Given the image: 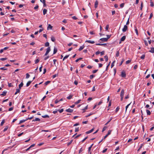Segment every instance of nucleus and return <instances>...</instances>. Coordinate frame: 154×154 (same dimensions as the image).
Here are the masks:
<instances>
[{"mask_svg":"<svg viewBox=\"0 0 154 154\" xmlns=\"http://www.w3.org/2000/svg\"><path fill=\"white\" fill-rule=\"evenodd\" d=\"M51 51V49L50 47H48L46 51V53L45 54V56H46L47 55V54H48V53L49 52Z\"/></svg>","mask_w":154,"mask_h":154,"instance_id":"nucleus-1","label":"nucleus"},{"mask_svg":"<svg viewBox=\"0 0 154 154\" xmlns=\"http://www.w3.org/2000/svg\"><path fill=\"white\" fill-rule=\"evenodd\" d=\"M121 77L122 78H125L126 76V74L125 72L124 71H122L121 72Z\"/></svg>","mask_w":154,"mask_h":154,"instance_id":"nucleus-2","label":"nucleus"},{"mask_svg":"<svg viewBox=\"0 0 154 154\" xmlns=\"http://www.w3.org/2000/svg\"><path fill=\"white\" fill-rule=\"evenodd\" d=\"M128 26L126 25H125L122 29V31L123 32H126Z\"/></svg>","mask_w":154,"mask_h":154,"instance_id":"nucleus-3","label":"nucleus"},{"mask_svg":"<svg viewBox=\"0 0 154 154\" xmlns=\"http://www.w3.org/2000/svg\"><path fill=\"white\" fill-rule=\"evenodd\" d=\"M100 40L103 42H105L107 41L108 39L106 38H100Z\"/></svg>","mask_w":154,"mask_h":154,"instance_id":"nucleus-4","label":"nucleus"},{"mask_svg":"<svg viewBox=\"0 0 154 154\" xmlns=\"http://www.w3.org/2000/svg\"><path fill=\"white\" fill-rule=\"evenodd\" d=\"M66 111L67 112L71 113L73 111V109L69 108L68 109H66Z\"/></svg>","mask_w":154,"mask_h":154,"instance_id":"nucleus-5","label":"nucleus"},{"mask_svg":"<svg viewBox=\"0 0 154 154\" xmlns=\"http://www.w3.org/2000/svg\"><path fill=\"white\" fill-rule=\"evenodd\" d=\"M85 42H88V43L92 44H94L95 43V42L94 41H91L90 40H86V41Z\"/></svg>","mask_w":154,"mask_h":154,"instance_id":"nucleus-6","label":"nucleus"},{"mask_svg":"<svg viewBox=\"0 0 154 154\" xmlns=\"http://www.w3.org/2000/svg\"><path fill=\"white\" fill-rule=\"evenodd\" d=\"M124 91L123 89H122L121 92L120 97H124Z\"/></svg>","mask_w":154,"mask_h":154,"instance_id":"nucleus-7","label":"nucleus"},{"mask_svg":"<svg viewBox=\"0 0 154 154\" xmlns=\"http://www.w3.org/2000/svg\"><path fill=\"white\" fill-rule=\"evenodd\" d=\"M35 146V144H33L32 145H31L27 149H26V151H28L29 150V149L31 148L32 147H33L34 146Z\"/></svg>","mask_w":154,"mask_h":154,"instance_id":"nucleus-8","label":"nucleus"},{"mask_svg":"<svg viewBox=\"0 0 154 154\" xmlns=\"http://www.w3.org/2000/svg\"><path fill=\"white\" fill-rule=\"evenodd\" d=\"M94 130V129L93 128V129H91V130L86 132V133L87 134H90V133H91Z\"/></svg>","mask_w":154,"mask_h":154,"instance_id":"nucleus-9","label":"nucleus"},{"mask_svg":"<svg viewBox=\"0 0 154 154\" xmlns=\"http://www.w3.org/2000/svg\"><path fill=\"white\" fill-rule=\"evenodd\" d=\"M126 38V36L125 35L123 36L121 38V41H124Z\"/></svg>","mask_w":154,"mask_h":154,"instance_id":"nucleus-10","label":"nucleus"},{"mask_svg":"<svg viewBox=\"0 0 154 154\" xmlns=\"http://www.w3.org/2000/svg\"><path fill=\"white\" fill-rule=\"evenodd\" d=\"M98 5V2L97 1H96L95 2L94 4V7L95 8H97Z\"/></svg>","mask_w":154,"mask_h":154,"instance_id":"nucleus-11","label":"nucleus"},{"mask_svg":"<svg viewBox=\"0 0 154 154\" xmlns=\"http://www.w3.org/2000/svg\"><path fill=\"white\" fill-rule=\"evenodd\" d=\"M7 92L6 91H4L1 94V95L5 96L6 95Z\"/></svg>","mask_w":154,"mask_h":154,"instance_id":"nucleus-12","label":"nucleus"},{"mask_svg":"<svg viewBox=\"0 0 154 154\" xmlns=\"http://www.w3.org/2000/svg\"><path fill=\"white\" fill-rule=\"evenodd\" d=\"M57 49L56 48L54 47V49L53 54H55L57 52Z\"/></svg>","mask_w":154,"mask_h":154,"instance_id":"nucleus-13","label":"nucleus"},{"mask_svg":"<svg viewBox=\"0 0 154 154\" xmlns=\"http://www.w3.org/2000/svg\"><path fill=\"white\" fill-rule=\"evenodd\" d=\"M16 91L15 92L14 94H17L18 93H19L20 92V89L17 88L16 90Z\"/></svg>","mask_w":154,"mask_h":154,"instance_id":"nucleus-14","label":"nucleus"},{"mask_svg":"<svg viewBox=\"0 0 154 154\" xmlns=\"http://www.w3.org/2000/svg\"><path fill=\"white\" fill-rule=\"evenodd\" d=\"M150 52L152 53H154V48H151V50L149 51Z\"/></svg>","mask_w":154,"mask_h":154,"instance_id":"nucleus-15","label":"nucleus"},{"mask_svg":"<svg viewBox=\"0 0 154 154\" xmlns=\"http://www.w3.org/2000/svg\"><path fill=\"white\" fill-rule=\"evenodd\" d=\"M32 82V81H29L26 83V86L27 87L29 86Z\"/></svg>","mask_w":154,"mask_h":154,"instance_id":"nucleus-16","label":"nucleus"},{"mask_svg":"<svg viewBox=\"0 0 154 154\" xmlns=\"http://www.w3.org/2000/svg\"><path fill=\"white\" fill-rule=\"evenodd\" d=\"M47 11L46 9H44L43 10V14L44 15L47 13Z\"/></svg>","mask_w":154,"mask_h":154,"instance_id":"nucleus-17","label":"nucleus"},{"mask_svg":"<svg viewBox=\"0 0 154 154\" xmlns=\"http://www.w3.org/2000/svg\"><path fill=\"white\" fill-rule=\"evenodd\" d=\"M84 48V45H82L80 47L79 50V51H81Z\"/></svg>","mask_w":154,"mask_h":154,"instance_id":"nucleus-18","label":"nucleus"},{"mask_svg":"<svg viewBox=\"0 0 154 154\" xmlns=\"http://www.w3.org/2000/svg\"><path fill=\"white\" fill-rule=\"evenodd\" d=\"M23 83L22 82H21L19 85V89H20L23 86Z\"/></svg>","mask_w":154,"mask_h":154,"instance_id":"nucleus-19","label":"nucleus"},{"mask_svg":"<svg viewBox=\"0 0 154 154\" xmlns=\"http://www.w3.org/2000/svg\"><path fill=\"white\" fill-rule=\"evenodd\" d=\"M40 119L38 118H36L35 119H33L32 120V121L35 122L36 121H40Z\"/></svg>","mask_w":154,"mask_h":154,"instance_id":"nucleus-20","label":"nucleus"},{"mask_svg":"<svg viewBox=\"0 0 154 154\" xmlns=\"http://www.w3.org/2000/svg\"><path fill=\"white\" fill-rule=\"evenodd\" d=\"M93 144H92L90 147H88V152H89V151H90L91 149V148L92 146H93Z\"/></svg>","mask_w":154,"mask_h":154,"instance_id":"nucleus-21","label":"nucleus"},{"mask_svg":"<svg viewBox=\"0 0 154 154\" xmlns=\"http://www.w3.org/2000/svg\"><path fill=\"white\" fill-rule=\"evenodd\" d=\"M146 113L147 115H149L151 114V112L150 111L148 110H146Z\"/></svg>","mask_w":154,"mask_h":154,"instance_id":"nucleus-22","label":"nucleus"},{"mask_svg":"<svg viewBox=\"0 0 154 154\" xmlns=\"http://www.w3.org/2000/svg\"><path fill=\"white\" fill-rule=\"evenodd\" d=\"M51 82V81H48L47 82H46L45 83V85H48L49 83H50Z\"/></svg>","mask_w":154,"mask_h":154,"instance_id":"nucleus-23","label":"nucleus"},{"mask_svg":"<svg viewBox=\"0 0 154 154\" xmlns=\"http://www.w3.org/2000/svg\"><path fill=\"white\" fill-rule=\"evenodd\" d=\"M27 120V119H25V120H21L20 122L19 123V124H20L21 123H22L23 122H25Z\"/></svg>","mask_w":154,"mask_h":154,"instance_id":"nucleus-24","label":"nucleus"},{"mask_svg":"<svg viewBox=\"0 0 154 154\" xmlns=\"http://www.w3.org/2000/svg\"><path fill=\"white\" fill-rule=\"evenodd\" d=\"M45 47H48L49 45V43L48 42H47L45 43Z\"/></svg>","mask_w":154,"mask_h":154,"instance_id":"nucleus-25","label":"nucleus"},{"mask_svg":"<svg viewBox=\"0 0 154 154\" xmlns=\"http://www.w3.org/2000/svg\"><path fill=\"white\" fill-rule=\"evenodd\" d=\"M51 40L53 42H54L55 40L54 37L53 36H51Z\"/></svg>","mask_w":154,"mask_h":154,"instance_id":"nucleus-26","label":"nucleus"},{"mask_svg":"<svg viewBox=\"0 0 154 154\" xmlns=\"http://www.w3.org/2000/svg\"><path fill=\"white\" fill-rule=\"evenodd\" d=\"M72 96H73L72 95H69V96L67 97V98L69 100L70 99L72 98Z\"/></svg>","mask_w":154,"mask_h":154,"instance_id":"nucleus-27","label":"nucleus"},{"mask_svg":"<svg viewBox=\"0 0 154 154\" xmlns=\"http://www.w3.org/2000/svg\"><path fill=\"white\" fill-rule=\"evenodd\" d=\"M107 128V126H104L102 130V132H103L104 131H105L106 130V129Z\"/></svg>","mask_w":154,"mask_h":154,"instance_id":"nucleus-28","label":"nucleus"},{"mask_svg":"<svg viewBox=\"0 0 154 154\" xmlns=\"http://www.w3.org/2000/svg\"><path fill=\"white\" fill-rule=\"evenodd\" d=\"M119 51H117L116 54V57H118L119 56Z\"/></svg>","mask_w":154,"mask_h":154,"instance_id":"nucleus-29","label":"nucleus"},{"mask_svg":"<svg viewBox=\"0 0 154 154\" xmlns=\"http://www.w3.org/2000/svg\"><path fill=\"white\" fill-rule=\"evenodd\" d=\"M8 126H5V128L3 130V131L5 132L6 131H7V130L8 129Z\"/></svg>","mask_w":154,"mask_h":154,"instance_id":"nucleus-30","label":"nucleus"},{"mask_svg":"<svg viewBox=\"0 0 154 154\" xmlns=\"http://www.w3.org/2000/svg\"><path fill=\"white\" fill-rule=\"evenodd\" d=\"M42 117L44 118H49V116L48 115H46L44 116H42Z\"/></svg>","mask_w":154,"mask_h":154,"instance_id":"nucleus-31","label":"nucleus"},{"mask_svg":"<svg viewBox=\"0 0 154 154\" xmlns=\"http://www.w3.org/2000/svg\"><path fill=\"white\" fill-rule=\"evenodd\" d=\"M69 55H66V56H65L64 57V58H63V61L65 59L68 58V57H69Z\"/></svg>","mask_w":154,"mask_h":154,"instance_id":"nucleus-32","label":"nucleus"},{"mask_svg":"<svg viewBox=\"0 0 154 154\" xmlns=\"http://www.w3.org/2000/svg\"><path fill=\"white\" fill-rule=\"evenodd\" d=\"M52 27V26L50 24H49L47 28L48 29H51Z\"/></svg>","mask_w":154,"mask_h":154,"instance_id":"nucleus-33","label":"nucleus"},{"mask_svg":"<svg viewBox=\"0 0 154 154\" xmlns=\"http://www.w3.org/2000/svg\"><path fill=\"white\" fill-rule=\"evenodd\" d=\"M135 31L136 33V34L137 35H138V32L137 29L136 27H135Z\"/></svg>","mask_w":154,"mask_h":154,"instance_id":"nucleus-34","label":"nucleus"},{"mask_svg":"<svg viewBox=\"0 0 154 154\" xmlns=\"http://www.w3.org/2000/svg\"><path fill=\"white\" fill-rule=\"evenodd\" d=\"M119 106H117L116 109V110H115V112H118L119 110Z\"/></svg>","mask_w":154,"mask_h":154,"instance_id":"nucleus-35","label":"nucleus"},{"mask_svg":"<svg viewBox=\"0 0 154 154\" xmlns=\"http://www.w3.org/2000/svg\"><path fill=\"white\" fill-rule=\"evenodd\" d=\"M105 52L104 51H101V52H100V56H102L103 55H104V54Z\"/></svg>","mask_w":154,"mask_h":154,"instance_id":"nucleus-36","label":"nucleus"},{"mask_svg":"<svg viewBox=\"0 0 154 154\" xmlns=\"http://www.w3.org/2000/svg\"><path fill=\"white\" fill-rule=\"evenodd\" d=\"M105 59V61L107 62L108 60V57L107 55H106L104 57Z\"/></svg>","mask_w":154,"mask_h":154,"instance_id":"nucleus-37","label":"nucleus"},{"mask_svg":"<svg viewBox=\"0 0 154 154\" xmlns=\"http://www.w3.org/2000/svg\"><path fill=\"white\" fill-rule=\"evenodd\" d=\"M40 2L43 3L44 6V5H45V0H41V1Z\"/></svg>","mask_w":154,"mask_h":154,"instance_id":"nucleus-38","label":"nucleus"},{"mask_svg":"<svg viewBox=\"0 0 154 154\" xmlns=\"http://www.w3.org/2000/svg\"><path fill=\"white\" fill-rule=\"evenodd\" d=\"M145 55L144 54H143L142 56L140 57V58L141 59H144L145 58Z\"/></svg>","mask_w":154,"mask_h":154,"instance_id":"nucleus-39","label":"nucleus"},{"mask_svg":"<svg viewBox=\"0 0 154 154\" xmlns=\"http://www.w3.org/2000/svg\"><path fill=\"white\" fill-rule=\"evenodd\" d=\"M124 59H122V61H121L120 63L119 64V66H121L122 65V64L123 62H124Z\"/></svg>","mask_w":154,"mask_h":154,"instance_id":"nucleus-40","label":"nucleus"},{"mask_svg":"<svg viewBox=\"0 0 154 154\" xmlns=\"http://www.w3.org/2000/svg\"><path fill=\"white\" fill-rule=\"evenodd\" d=\"M131 103L129 104L128 105H127L125 107V112H126L127 110V109L128 107L130 105Z\"/></svg>","mask_w":154,"mask_h":154,"instance_id":"nucleus-41","label":"nucleus"},{"mask_svg":"<svg viewBox=\"0 0 154 154\" xmlns=\"http://www.w3.org/2000/svg\"><path fill=\"white\" fill-rule=\"evenodd\" d=\"M81 101V100H78L75 103V104H77L79 103Z\"/></svg>","mask_w":154,"mask_h":154,"instance_id":"nucleus-42","label":"nucleus"},{"mask_svg":"<svg viewBox=\"0 0 154 154\" xmlns=\"http://www.w3.org/2000/svg\"><path fill=\"white\" fill-rule=\"evenodd\" d=\"M7 59V58H0V60H1L3 61V60H6Z\"/></svg>","mask_w":154,"mask_h":154,"instance_id":"nucleus-43","label":"nucleus"},{"mask_svg":"<svg viewBox=\"0 0 154 154\" xmlns=\"http://www.w3.org/2000/svg\"><path fill=\"white\" fill-rule=\"evenodd\" d=\"M131 61V60H128L126 61V64H128Z\"/></svg>","mask_w":154,"mask_h":154,"instance_id":"nucleus-44","label":"nucleus"},{"mask_svg":"<svg viewBox=\"0 0 154 154\" xmlns=\"http://www.w3.org/2000/svg\"><path fill=\"white\" fill-rule=\"evenodd\" d=\"M30 77V75L28 73H27L26 74V79H28Z\"/></svg>","mask_w":154,"mask_h":154,"instance_id":"nucleus-45","label":"nucleus"},{"mask_svg":"<svg viewBox=\"0 0 154 154\" xmlns=\"http://www.w3.org/2000/svg\"><path fill=\"white\" fill-rule=\"evenodd\" d=\"M109 28V25H107L105 28V29L106 30H108Z\"/></svg>","mask_w":154,"mask_h":154,"instance_id":"nucleus-46","label":"nucleus"},{"mask_svg":"<svg viewBox=\"0 0 154 154\" xmlns=\"http://www.w3.org/2000/svg\"><path fill=\"white\" fill-rule=\"evenodd\" d=\"M103 103V100H101L100 102L98 103L97 104V105H99L102 104Z\"/></svg>","mask_w":154,"mask_h":154,"instance_id":"nucleus-47","label":"nucleus"},{"mask_svg":"<svg viewBox=\"0 0 154 154\" xmlns=\"http://www.w3.org/2000/svg\"><path fill=\"white\" fill-rule=\"evenodd\" d=\"M0 69L4 70H6L7 69L5 67H1L0 68Z\"/></svg>","mask_w":154,"mask_h":154,"instance_id":"nucleus-48","label":"nucleus"},{"mask_svg":"<svg viewBox=\"0 0 154 154\" xmlns=\"http://www.w3.org/2000/svg\"><path fill=\"white\" fill-rule=\"evenodd\" d=\"M88 105H87V106H86L85 107V108H84V109H82V110H84V111H83V112H85V109H87V108H88Z\"/></svg>","mask_w":154,"mask_h":154,"instance_id":"nucleus-49","label":"nucleus"},{"mask_svg":"<svg viewBox=\"0 0 154 154\" xmlns=\"http://www.w3.org/2000/svg\"><path fill=\"white\" fill-rule=\"evenodd\" d=\"M39 61V60L38 59L36 60L35 61V63L36 64L38 63Z\"/></svg>","mask_w":154,"mask_h":154,"instance_id":"nucleus-50","label":"nucleus"},{"mask_svg":"<svg viewBox=\"0 0 154 154\" xmlns=\"http://www.w3.org/2000/svg\"><path fill=\"white\" fill-rule=\"evenodd\" d=\"M98 71V69L94 70L92 71V73H96Z\"/></svg>","mask_w":154,"mask_h":154,"instance_id":"nucleus-51","label":"nucleus"},{"mask_svg":"<svg viewBox=\"0 0 154 154\" xmlns=\"http://www.w3.org/2000/svg\"><path fill=\"white\" fill-rule=\"evenodd\" d=\"M111 100H110L109 102L108 107H109L111 106Z\"/></svg>","mask_w":154,"mask_h":154,"instance_id":"nucleus-52","label":"nucleus"},{"mask_svg":"<svg viewBox=\"0 0 154 154\" xmlns=\"http://www.w3.org/2000/svg\"><path fill=\"white\" fill-rule=\"evenodd\" d=\"M79 131V128H75V132H78Z\"/></svg>","mask_w":154,"mask_h":154,"instance_id":"nucleus-53","label":"nucleus"},{"mask_svg":"<svg viewBox=\"0 0 154 154\" xmlns=\"http://www.w3.org/2000/svg\"><path fill=\"white\" fill-rule=\"evenodd\" d=\"M72 140H71L70 141V142H69L67 143V146H69V145L72 143Z\"/></svg>","mask_w":154,"mask_h":154,"instance_id":"nucleus-54","label":"nucleus"},{"mask_svg":"<svg viewBox=\"0 0 154 154\" xmlns=\"http://www.w3.org/2000/svg\"><path fill=\"white\" fill-rule=\"evenodd\" d=\"M150 6L152 7L154 6L153 3L152 2H150Z\"/></svg>","mask_w":154,"mask_h":154,"instance_id":"nucleus-55","label":"nucleus"},{"mask_svg":"<svg viewBox=\"0 0 154 154\" xmlns=\"http://www.w3.org/2000/svg\"><path fill=\"white\" fill-rule=\"evenodd\" d=\"M94 77V75H92L90 76V79H93Z\"/></svg>","mask_w":154,"mask_h":154,"instance_id":"nucleus-56","label":"nucleus"},{"mask_svg":"<svg viewBox=\"0 0 154 154\" xmlns=\"http://www.w3.org/2000/svg\"><path fill=\"white\" fill-rule=\"evenodd\" d=\"M153 14H152V13H151L150 14V17H149V19H151V18L153 16Z\"/></svg>","mask_w":154,"mask_h":154,"instance_id":"nucleus-57","label":"nucleus"},{"mask_svg":"<svg viewBox=\"0 0 154 154\" xmlns=\"http://www.w3.org/2000/svg\"><path fill=\"white\" fill-rule=\"evenodd\" d=\"M88 138V137H85L84 139H83L82 140V142H83L86 139H87Z\"/></svg>","mask_w":154,"mask_h":154,"instance_id":"nucleus-58","label":"nucleus"},{"mask_svg":"<svg viewBox=\"0 0 154 154\" xmlns=\"http://www.w3.org/2000/svg\"><path fill=\"white\" fill-rule=\"evenodd\" d=\"M124 6V3H122L120 5V6L121 8L123 7Z\"/></svg>","mask_w":154,"mask_h":154,"instance_id":"nucleus-59","label":"nucleus"},{"mask_svg":"<svg viewBox=\"0 0 154 154\" xmlns=\"http://www.w3.org/2000/svg\"><path fill=\"white\" fill-rule=\"evenodd\" d=\"M112 118L110 119L105 124V125H107L112 120Z\"/></svg>","mask_w":154,"mask_h":154,"instance_id":"nucleus-60","label":"nucleus"},{"mask_svg":"<svg viewBox=\"0 0 154 154\" xmlns=\"http://www.w3.org/2000/svg\"><path fill=\"white\" fill-rule=\"evenodd\" d=\"M63 111V109H62L60 110H59V111L60 113H62Z\"/></svg>","mask_w":154,"mask_h":154,"instance_id":"nucleus-61","label":"nucleus"},{"mask_svg":"<svg viewBox=\"0 0 154 154\" xmlns=\"http://www.w3.org/2000/svg\"><path fill=\"white\" fill-rule=\"evenodd\" d=\"M103 66V64L101 63H99V68H101V67Z\"/></svg>","mask_w":154,"mask_h":154,"instance_id":"nucleus-62","label":"nucleus"},{"mask_svg":"<svg viewBox=\"0 0 154 154\" xmlns=\"http://www.w3.org/2000/svg\"><path fill=\"white\" fill-rule=\"evenodd\" d=\"M46 97V96H44L43 97V98L41 99V101H43Z\"/></svg>","mask_w":154,"mask_h":154,"instance_id":"nucleus-63","label":"nucleus"},{"mask_svg":"<svg viewBox=\"0 0 154 154\" xmlns=\"http://www.w3.org/2000/svg\"><path fill=\"white\" fill-rule=\"evenodd\" d=\"M111 130H109L108 131V133L107 134L108 135L110 134H111Z\"/></svg>","mask_w":154,"mask_h":154,"instance_id":"nucleus-64","label":"nucleus"}]
</instances>
